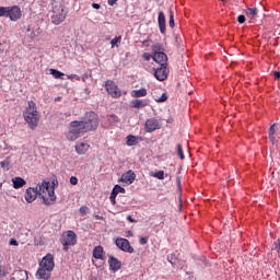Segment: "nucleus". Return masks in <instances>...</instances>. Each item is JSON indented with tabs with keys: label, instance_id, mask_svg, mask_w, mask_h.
<instances>
[{
	"label": "nucleus",
	"instance_id": "obj_32",
	"mask_svg": "<svg viewBox=\"0 0 280 280\" xmlns=\"http://www.w3.org/2000/svg\"><path fill=\"white\" fill-rule=\"evenodd\" d=\"M10 12V7H0V18H8V13Z\"/></svg>",
	"mask_w": 280,
	"mask_h": 280
},
{
	"label": "nucleus",
	"instance_id": "obj_19",
	"mask_svg": "<svg viewBox=\"0 0 280 280\" xmlns=\"http://www.w3.org/2000/svg\"><path fill=\"white\" fill-rule=\"evenodd\" d=\"M89 148H91V145H89V143L86 142H80L75 145V151L79 154H86V152H89Z\"/></svg>",
	"mask_w": 280,
	"mask_h": 280
},
{
	"label": "nucleus",
	"instance_id": "obj_50",
	"mask_svg": "<svg viewBox=\"0 0 280 280\" xmlns=\"http://www.w3.org/2000/svg\"><path fill=\"white\" fill-rule=\"evenodd\" d=\"M221 1H224V0H221Z\"/></svg>",
	"mask_w": 280,
	"mask_h": 280
},
{
	"label": "nucleus",
	"instance_id": "obj_14",
	"mask_svg": "<svg viewBox=\"0 0 280 280\" xmlns=\"http://www.w3.org/2000/svg\"><path fill=\"white\" fill-rule=\"evenodd\" d=\"M108 264L113 272H117L118 270H121V261H119V259L113 256H109Z\"/></svg>",
	"mask_w": 280,
	"mask_h": 280
},
{
	"label": "nucleus",
	"instance_id": "obj_31",
	"mask_svg": "<svg viewBox=\"0 0 280 280\" xmlns=\"http://www.w3.org/2000/svg\"><path fill=\"white\" fill-rule=\"evenodd\" d=\"M116 196H118V194H126V188L116 185L114 186L113 190H112Z\"/></svg>",
	"mask_w": 280,
	"mask_h": 280
},
{
	"label": "nucleus",
	"instance_id": "obj_8",
	"mask_svg": "<svg viewBox=\"0 0 280 280\" xmlns=\"http://www.w3.org/2000/svg\"><path fill=\"white\" fill-rule=\"evenodd\" d=\"M105 89L108 95H110L112 97H115V98L121 97V90H119V88L117 86V84H115V82L106 81Z\"/></svg>",
	"mask_w": 280,
	"mask_h": 280
},
{
	"label": "nucleus",
	"instance_id": "obj_37",
	"mask_svg": "<svg viewBox=\"0 0 280 280\" xmlns=\"http://www.w3.org/2000/svg\"><path fill=\"white\" fill-rule=\"evenodd\" d=\"M155 102H158V103L167 102V94H166V93H163V94L161 95V97L155 98Z\"/></svg>",
	"mask_w": 280,
	"mask_h": 280
},
{
	"label": "nucleus",
	"instance_id": "obj_25",
	"mask_svg": "<svg viewBox=\"0 0 280 280\" xmlns=\"http://www.w3.org/2000/svg\"><path fill=\"white\" fill-rule=\"evenodd\" d=\"M276 128H277V124L271 125L269 128V139L272 145H275V141H277V138L275 137V133L277 132Z\"/></svg>",
	"mask_w": 280,
	"mask_h": 280
},
{
	"label": "nucleus",
	"instance_id": "obj_33",
	"mask_svg": "<svg viewBox=\"0 0 280 280\" xmlns=\"http://www.w3.org/2000/svg\"><path fill=\"white\" fill-rule=\"evenodd\" d=\"M118 43H121V36L115 37L110 40L112 49H114V47H119V45H117Z\"/></svg>",
	"mask_w": 280,
	"mask_h": 280
},
{
	"label": "nucleus",
	"instance_id": "obj_43",
	"mask_svg": "<svg viewBox=\"0 0 280 280\" xmlns=\"http://www.w3.org/2000/svg\"><path fill=\"white\" fill-rule=\"evenodd\" d=\"M10 246H19V242H16V240H14V238H11Z\"/></svg>",
	"mask_w": 280,
	"mask_h": 280
},
{
	"label": "nucleus",
	"instance_id": "obj_18",
	"mask_svg": "<svg viewBox=\"0 0 280 280\" xmlns=\"http://www.w3.org/2000/svg\"><path fill=\"white\" fill-rule=\"evenodd\" d=\"M13 189H22V187H25L27 185V182L23 179V177H14L12 178Z\"/></svg>",
	"mask_w": 280,
	"mask_h": 280
},
{
	"label": "nucleus",
	"instance_id": "obj_13",
	"mask_svg": "<svg viewBox=\"0 0 280 280\" xmlns=\"http://www.w3.org/2000/svg\"><path fill=\"white\" fill-rule=\"evenodd\" d=\"M136 178L137 174L129 170L127 173L121 175L120 180L121 183H126V185H132Z\"/></svg>",
	"mask_w": 280,
	"mask_h": 280
},
{
	"label": "nucleus",
	"instance_id": "obj_21",
	"mask_svg": "<svg viewBox=\"0 0 280 280\" xmlns=\"http://www.w3.org/2000/svg\"><path fill=\"white\" fill-rule=\"evenodd\" d=\"M27 271L25 270H18L13 273V277L11 278V280H27Z\"/></svg>",
	"mask_w": 280,
	"mask_h": 280
},
{
	"label": "nucleus",
	"instance_id": "obj_4",
	"mask_svg": "<svg viewBox=\"0 0 280 280\" xmlns=\"http://www.w3.org/2000/svg\"><path fill=\"white\" fill-rule=\"evenodd\" d=\"M65 19H67L65 7L58 2L52 3V14L50 16L51 23L54 25H60L61 23H65Z\"/></svg>",
	"mask_w": 280,
	"mask_h": 280
},
{
	"label": "nucleus",
	"instance_id": "obj_7",
	"mask_svg": "<svg viewBox=\"0 0 280 280\" xmlns=\"http://www.w3.org/2000/svg\"><path fill=\"white\" fill-rule=\"evenodd\" d=\"M61 244L67 246H75L78 244V235L73 231H68L67 234L63 236Z\"/></svg>",
	"mask_w": 280,
	"mask_h": 280
},
{
	"label": "nucleus",
	"instance_id": "obj_44",
	"mask_svg": "<svg viewBox=\"0 0 280 280\" xmlns=\"http://www.w3.org/2000/svg\"><path fill=\"white\" fill-rule=\"evenodd\" d=\"M92 8H94V10H100V8H102V5H100V3H93Z\"/></svg>",
	"mask_w": 280,
	"mask_h": 280
},
{
	"label": "nucleus",
	"instance_id": "obj_11",
	"mask_svg": "<svg viewBox=\"0 0 280 280\" xmlns=\"http://www.w3.org/2000/svg\"><path fill=\"white\" fill-rule=\"evenodd\" d=\"M10 21H19L21 19V8L18 5L9 7V12L7 13V19Z\"/></svg>",
	"mask_w": 280,
	"mask_h": 280
},
{
	"label": "nucleus",
	"instance_id": "obj_27",
	"mask_svg": "<svg viewBox=\"0 0 280 280\" xmlns=\"http://www.w3.org/2000/svg\"><path fill=\"white\" fill-rule=\"evenodd\" d=\"M153 55L163 54L165 52V48L160 43H156L152 46Z\"/></svg>",
	"mask_w": 280,
	"mask_h": 280
},
{
	"label": "nucleus",
	"instance_id": "obj_10",
	"mask_svg": "<svg viewBox=\"0 0 280 280\" xmlns=\"http://www.w3.org/2000/svg\"><path fill=\"white\" fill-rule=\"evenodd\" d=\"M39 266H42V268H45L46 270H54V268L56 267V262H54V255L50 253L45 255L39 262Z\"/></svg>",
	"mask_w": 280,
	"mask_h": 280
},
{
	"label": "nucleus",
	"instance_id": "obj_22",
	"mask_svg": "<svg viewBox=\"0 0 280 280\" xmlns=\"http://www.w3.org/2000/svg\"><path fill=\"white\" fill-rule=\"evenodd\" d=\"M245 14L247 19H250L253 21L257 19V14H259V11L257 10V8H247Z\"/></svg>",
	"mask_w": 280,
	"mask_h": 280
},
{
	"label": "nucleus",
	"instance_id": "obj_3",
	"mask_svg": "<svg viewBox=\"0 0 280 280\" xmlns=\"http://www.w3.org/2000/svg\"><path fill=\"white\" fill-rule=\"evenodd\" d=\"M24 121L28 125L31 130H36L38 128V121H40V114L36 107L34 101H28L27 107L23 112Z\"/></svg>",
	"mask_w": 280,
	"mask_h": 280
},
{
	"label": "nucleus",
	"instance_id": "obj_49",
	"mask_svg": "<svg viewBox=\"0 0 280 280\" xmlns=\"http://www.w3.org/2000/svg\"><path fill=\"white\" fill-rule=\"evenodd\" d=\"M107 40H110V36L107 37Z\"/></svg>",
	"mask_w": 280,
	"mask_h": 280
},
{
	"label": "nucleus",
	"instance_id": "obj_2",
	"mask_svg": "<svg viewBox=\"0 0 280 280\" xmlns=\"http://www.w3.org/2000/svg\"><path fill=\"white\" fill-rule=\"evenodd\" d=\"M42 198L44 205L49 207L56 202V191L49 182H43L42 185H37L36 187H30L25 190L24 198L28 205H32L36 198Z\"/></svg>",
	"mask_w": 280,
	"mask_h": 280
},
{
	"label": "nucleus",
	"instance_id": "obj_39",
	"mask_svg": "<svg viewBox=\"0 0 280 280\" xmlns=\"http://www.w3.org/2000/svg\"><path fill=\"white\" fill-rule=\"evenodd\" d=\"M79 212L81 213V215H86V213H89V207L82 206V207L79 209Z\"/></svg>",
	"mask_w": 280,
	"mask_h": 280
},
{
	"label": "nucleus",
	"instance_id": "obj_36",
	"mask_svg": "<svg viewBox=\"0 0 280 280\" xmlns=\"http://www.w3.org/2000/svg\"><path fill=\"white\" fill-rule=\"evenodd\" d=\"M148 240H150V237H148V236H140L139 244L141 246H145V244H148Z\"/></svg>",
	"mask_w": 280,
	"mask_h": 280
},
{
	"label": "nucleus",
	"instance_id": "obj_20",
	"mask_svg": "<svg viewBox=\"0 0 280 280\" xmlns=\"http://www.w3.org/2000/svg\"><path fill=\"white\" fill-rule=\"evenodd\" d=\"M167 261H170V264H171V266H173V268H180V266H178V253L177 252L168 255Z\"/></svg>",
	"mask_w": 280,
	"mask_h": 280
},
{
	"label": "nucleus",
	"instance_id": "obj_5",
	"mask_svg": "<svg viewBox=\"0 0 280 280\" xmlns=\"http://www.w3.org/2000/svg\"><path fill=\"white\" fill-rule=\"evenodd\" d=\"M115 244L117 248H119V250H122V253H135V248L130 246V241H128L127 238L118 237L116 238Z\"/></svg>",
	"mask_w": 280,
	"mask_h": 280
},
{
	"label": "nucleus",
	"instance_id": "obj_28",
	"mask_svg": "<svg viewBox=\"0 0 280 280\" xmlns=\"http://www.w3.org/2000/svg\"><path fill=\"white\" fill-rule=\"evenodd\" d=\"M50 73L56 80H63L65 79V73L60 72L59 70L56 69H50Z\"/></svg>",
	"mask_w": 280,
	"mask_h": 280
},
{
	"label": "nucleus",
	"instance_id": "obj_47",
	"mask_svg": "<svg viewBox=\"0 0 280 280\" xmlns=\"http://www.w3.org/2000/svg\"><path fill=\"white\" fill-rule=\"evenodd\" d=\"M128 222H136L135 219H132V215L127 217Z\"/></svg>",
	"mask_w": 280,
	"mask_h": 280
},
{
	"label": "nucleus",
	"instance_id": "obj_38",
	"mask_svg": "<svg viewBox=\"0 0 280 280\" xmlns=\"http://www.w3.org/2000/svg\"><path fill=\"white\" fill-rule=\"evenodd\" d=\"M116 198H117V195L112 190L110 196H109V200H110L112 205H117Z\"/></svg>",
	"mask_w": 280,
	"mask_h": 280
},
{
	"label": "nucleus",
	"instance_id": "obj_40",
	"mask_svg": "<svg viewBox=\"0 0 280 280\" xmlns=\"http://www.w3.org/2000/svg\"><path fill=\"white\" fill-rule=\"evenodd\" d=\"M142 58L148 62V61L152 60L153 56H151L150 52H144L142 55Z\"/></svg>",
	"mask_w": 280,
	"mask_h": 280
},
{
	"label": "nucleus",
	"instance_id": "obj_35",
	"mask_svg": "<svg viewBox=\"0 0 280 280\" xmlns=\"http://www.w3.org/2000/svg\"><path fill=\"white\" fill-rule=\"evenodd\" d=\"M170 27L174 28V12L170 11V20H168Z\"/></svg>",
	"mask_w": 280,
	"mask_h": 280
},
{
	"label": "nucleus",
	"instance_id": "obj_42",
	"mask_svg": "<svg viewBox=\"0 0 280 280\" xmlns=\"http://www.w3.org/2000/svg\"><path fill=\"white\" fill-rule=\"evenodd\" d=\"M70 183L72 185H78V177H75V176L70 177Z\"/></svg>",
	"mask_w": 280,
	"mask_h": 280
},
{
	"label": "nucleus",
	"instance_id": "obj_15",
	"mask_svg": "<svg viewBox=\"0 0 280 280\" xmlns=\"http://www.w3.org/2000/svg\"><path fill=\"white\" fill-rule=\"evenodd\" d=\"M158 24H159L161 34H165V32H166V22H165V13H163V11L159 12Z\"/></svg>",
	"mask_w": 280,
	"mask_h": 280
},
{
	"label": "nucleus",
	"instance_id": "obj_46",
	"mask_svg": "<svg viewBox=\"0 0 280 280\" xmlns=\"http://www.w3.org/2000/svg\"><path fill=\"white\" fill-rule=\"evenodd\" d=\"M117 3V0H108V5H115Z\"/></svg>",
	"mask_w": 280,
	"mask_h": 280
},
{
	"label": "nucleus",
	"instance_id": "obj_9",
	"mask_svg": "<svg viewBox=\"0 0 280 280\" xmlns=\"http://www.w3.org/2000/svg\"><path fill=\"white\" fill-rule=\"evenodd\" d=\"M161 121L156 118H149L145 121L144 128L145 132H154L155 130H161Z\"/></svg>",
	"mask_w": 280,
	"mask_h": 280
},
{
	"label": "nucleus",
	"instance_id": "obj_41",
	"mask_svg": "<svg viewBox=\"0 0 280 280\" xmlns=\"http://www.w3.org/2000/svg\"><path fill=\"white\" fill-rule=\"evenodd\" d=\"M237 21L241 25L246 23V15H238Z\"/></svg>",
	"mask_w": 280,
	"mask_h": 280
},
{
	"label": "nucleus",
	"instance_id": "obj_1",
	"mask_svg": "<svg viewBox=\"0 0 280 280\" xmlns=\"http://www.w3.org/2000/svg\"><path fill=\"white\" fill-rule=\"evenodd\" d=\"M97 126H100L98 116L95 112H88L82 120H73L69 124L66 139H68V141H77V139H80V137L86 135V132L97 130Z\"/></svg>",
	"mask_w": 280,
	"mask_h": 280
},
{
	"label": "nucleus",
	"instance_id": "obj_48",
	"mask_svg": "<svg viewBox=\"0 0 280 280\" xmlns=\"http://www.w3.org/2000/svg\"><path fill=\"white\" fill-rule=\"evenodd\" d=\"M128 236H132V231H128Z\"/></svg>",
	"mask_w": 280,
	"mask_h": 280
},
{
	"label": "nucleus",
	"instance_id": "obj_34",
	"mask_svg": "<svg viewBox=\"0 0 280 280\" xmlns=\"http://www.w3.org/2000/svg\"><path fill=\"white\" fill-rule=\"evenodd\" d=\"M177 154H178V156L182 161L185 160V153L183 152V145L182 144H177Z\"/></svg>",
	"mask_w": 280,
	"mask_h": 280
},
{
	"label": "nucleus",
	"instance_id": "obj_30",
	"mask_svg": "<svg viewBox=\"0 0 280 280\" xmlns=\"http://www.w3.org/2000/svg\"><path fill=\"white\" fill-rule=\"evenodd\" d=\"M151 176H153V178H158L159 180H163L165 178V172L159 171L155 173H151Z\"/></svg>",
	"mask_w": 280,
	"mask_h": 280
},
{
	"label": "nucleus",
	"instance_id": "obj_23",
	"mask_svg": "<svg viewBox=\"0 0 280 280\" xmlns=\"http://www.w3.org/2000/svg\"><path fill=\"white\" fill-rule=\"evenodd\" d=\"M131 97H145V95H148V90L145 88H141L140 90H133L131 91Z\"/></svg>",
	"mask_w": 280,
	"mask_h": 280
},
{
	"label": "nucleus",
	"instance_id": "obj_17",
	"mask_svg": "<svg viewBox=\"0 0 280 280\" xmlns=\"http://www.w3.org/2000/svg\"><path fill=\"white\" fill-rule=\"evenodd\" d=\"M153 60L156 62L159 66L161 65H167V55L165 52H160L158 55H153Z\"/></svg>",
	"mask_w": 280,
	"mask_h": 280
},
{
	"label": "nucleus",
	"instance_id": "obj_6",
	"mask_svg": "<svg viewBox=\"0 0 280 280\" xmlns=\"http://www.w3.org/2000/svg\"><path fill=\"white\" fill-rule=\"evenodd\" d=\"M154 78L159 80V82H165L167 75H170V69H167V65H161L158 68H153Z\"/></svg>",
	"mask_w": 280,
	"mask_h": 280
},
{
	"label": "nucleus",
	"instance_id": "obj_45",
	"mask_svg": "<svg viewBox=\"0 0 280 280\" xmlns=\"http://www.w3.org/2000/svg\"><path fill=\"white\" fill-rule=\"evenodd\" d=\"M273 75H275V79H276V80H279V79H280V72L276 71V72H273Z\"/></svg>",
	"mask_w": 280,
	"mask_h": 280
},
{
	"label": "nucleus",
	"instance_id": "obj_29",
	"mask_svg": "<svg viewBox=\"0 0 280 280\" xmlns=\"http://www.w3.org/2000/svg\"><path fill=\"white\" fill-rule=\"evenodd\" d=\"M11 163H12V160L10 159V156H8L5 160L0 162V167H2L3 170H10Z\"/></svg>",
	"mask_w": 280,
	"mask_h": 280
},
{
	"label": "nucleus",
	"instance_id": "obj_16",
	"mask_svg": "<svg viewBox=\"0 0 280 280\" xmlns=\"http://www.w3.org/2000/svg\"><path fill=\"white\" fill-rule=\"evenodd\" d=\"M148 104H149L148 100L136 98L130 102L131 108H145V106H148Z\"/></svg>",
	"mask_w": 280,
	"mask_h": 280
},
{
	"label": "nucleus",
	"instance_id": "obj_12",
	"mask_svg": "<svg viewBox=\"0 0 280 280\" xmlns=\"http://www.w3.org/2000/svg\"><path fill=\"white\" fill-rule=\"evenodd\" d=\"M51 269H45V267L39 266L35 273V277L39 280H49V277H51Z\"/></svg>",
	"mask_w": 280,
	"mask_h": 280
},
{
	"label": "nucleus",
	"instance_id": "obj_26",
	"mask_svg": "<svg viewBox=\"0 0 280 280\" xmlns=\"http://www.w3.org/2000/svg\"><path fill=\"white\" fill-rule=\"evenodd\" d=\"M104 254V248L102 246H96L93 249L94 259H102V255Z\"/></svg>",
	"mask_w": 280,
	"mask_h": 280
},
{
	"label": "nucleus",
	"instance_id": "obj_24",
	"mask_svg": "<svg viewBox=\"0 0 280 280\" xmlns=\"http://www.w3.org/2000/svg\"><path fill=\"white\" fill-rule=\"evenodd\" d=\"M139 141H141V138L129 135V136H127V142L126 143L129 148H132V145H137L139 143Z\"/></svg>",
	"mask_w": 280,
	"mask_h": 280
}]
</instances>
